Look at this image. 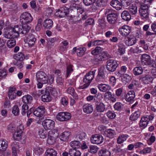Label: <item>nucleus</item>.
Returning a JSON list of instances; mask_svg holds the SVG:
<instances>
[{
  "label": "nucleus",
  "instance_id": "nucleus-1",
  "mask_svg": "<svg viewBox=\"0 0 156 156\" xmlns=\"http://www.w3.org/2000/svg\"><path fill=\"white\" fill-rule=\"evenodd\" d=\"M113 11L109 9L106 10L105 13L107 14V19L108 22L110 24H114L118 19L117 13L113 12Z\"/></svg>",
  "mask_w": 156,
  "mask_h": 156
},
{
  "label": "nucleus",
  "instance_id": "nucleus-2",
  "mask_svg": "<svg viewBox=\"0 0 156 156\" xmlns=\"http://www.w3.org/2000/svg\"><path fill=\"white\" fill-rule=\"evenodd\" d=\"M18 29V27H16L15 26L10 30H7L4 34V37L7 38H14L18 37L19 36V34L17 33Z\"/></svg>",
  "mask_w": 156,
  "mask_h": 156
},
{
  "label": "nucleus",
  "instance_id": "nucleus-3",
  "mask_svg": "<svg viewBox=\"0 0 156 156\" xmlns=\"http://www.w3.org/2000/svg\"><path fill=\"white\" fill-rule=\"evenodd\" d=\"M95 74L94 71H91L87 73L84 76L83 81L86 83L83 85L84 88L87 87L90 85L94 78Z\"/></svg>",
  "mask_w": 156,
  "mask_h": 156
},
{
  "label": "nucleus",
  "instance_id": "nucleus-4",
  "mask_svg": "<svg viewBox=\"0 0 156 156\" xmlns=\"http://www.w3.org/2000/svg\"><path fill=\"white\" fill-rule=\"evenodd\" d=\"M33 20L31 15L27 12H23L20 16V21L23 25L30 23Z\"/></svg>",
  "mask_w": 156,
  "mask_h": 156
},
{
  "label": "nucleus",
  "instance_id": "nucleus-5",
  "mask_svg": "<svg viewBox=\"0 0 156 156\" xmlns=\"http://www.w3.org/2000/svg\"><path fill=\"white\" fill-rule=\"evenodd\" d=\"M118 66L117 61L113 59L108 60L106 62V68L108 71L111 72H114Z\"/></svg>",
  "mask_w": 156,
  "mask_h": 156
},
{
  "label": "nucleus",
  "instance_id": "nucleus-6",
  "mask_svg": "<svg viewBox=\"0 0 156 156\" xmlns=\"http://www.w3.org/2000/svg\"><path fill=\"white\" fill-rule=\"evenodd\" d=\"M140 7L139 12L140 16L143 17V19H147L149 15L148 6L146 4L142 3L140 4Z\"/></svg>",
  "mask_w": 156,
  "mask_h": 156
},
{
  "label": "nucleus",
  "instance_id": "nucleus-7",
  "mask_svg": "<svg viewBox=\"0 0 156 156\" xmlns=\"http://www.w3.org/2000/svg\"><path fill=\"white\" fill-rule=\"evenodd\" d=\"M37 80L38 82H41L46 84L48 83V78L47 75L43 71L37 72L36 75Z\"/></svg>",
  "mask_w": 156,
  "mask_h": 156
},
{
  "label": "nucleus",
  "instance_id": "nucleus-8",
  "mask_svg": "<svg viewBox=\"0 0 156 156\" xmlns=\"http://www.w3.org/2000/svg\"><path fill=\"white\" fill-rule=\"evenodd\" d=\"M71 115L70 113L66 112H59L56 115L57 119L60 121H66L70 119Z\"/></svg>",
  "mask_w": 156,
  "mask_h": 156
},
{
  "label": "nucleus",
  "instance_id": "nucleus-9",
  "mask_svg": "<svg viewBox=\"0 0 156 156\" xmlns=\"http://www.w3.org/2000/svg\"><path fill=\"white\" fill-rule=\"evenodd\" d=\"M69 13V9L66 7H62L55 12V15L60 17H64Z\"/></svg>",
  "mask_w": 156,
  "mask_h": 156
},
{
  "label": "nucleus",
  "instance_id": "nucleus-10",
  "mask_svg": "<svg viewBox=\"0 0 156 156\" xmlns=\"http://www.w3.org/2000/svg\"><path fill=\"white\" fill-rule=\"evenodd\" d=\"M54 122L52 120L47 119L44 120L42 122V125L46 129H51L54 127Z\"/></svg>",
  "mask_w": 156,
  "mask_h": 156
},
{
  "label": "nucleus",
  "instance_id": "nucleus-11",
  "mask_svg": "<svg viewBox=\"0 0 156 156\" xmlns=\"http://www.w3.org/2000/svg\"><path fill=\"white\" fill-rule=\"evenodd\" d=\"M15 27L18 28L19 30L17 31V33L19 34H26L29 31L30 28V27L29 26L26 24L22 26L17 25L15 26Z\"/></svg>",
  "mask_w": 156,
  "mask_h": 156
},
{
  "label": "nucleus",
  "instance_id": "nucleus-12",
  "mask_svg": "<svg viewBox=\"0 0 156 156\" xmlns=\"http://www.w3.org/2000/svg\"><path fill=\"white\" fill-rule=\"evenodd\" d=\"M103 138L101 135L96 134L93 135L90 138L91 142L93 144H100L103 141Z\"/></svg>",
  "mask_w": 156,
  "mask_h": 156
},
{
  "label": "nucleus",
  "instance_id": "nucleus-13",
  "mask_svg": "<svg viewBox=\"0 0 156 156\" xmlns=\"http://www.w3.org/2000/svg\"><path fill=\"white\" fill-rule=\"evenodd\" d=\"M141 60L143 65L154 66L153 65H152L150 56L147 54H145L142 55L141 58Z\"/></svg>",
  "mask_w": 156,
  "mask_h": 156
},
{
  "label": "nucleus",
  "instance_id": "nucleus-14",
  "mask_svg": "<svg viewBox=\"0 0 156 156\" xmlns=\"http://www.w3.org/2000/svg\"><path fill=\"white\" fill-rule=\"evenodd\" d=\"M119 31L122 36L123 37L127 36L131 32V28L127 25L123 26L119 29Z\"/></svg>",
  "mask_w": 156,
  "mask_h": 156
},
{
  "label": "nucleus",
  "instance_id": "nucleus-15",
  "mask_svg": "<svg viewBox=\"0 0 156 156\" xmlns=\"http://www.w3.org/2000/svg\"><path fill=\"white\" fill-rule=\"evenodd\" d=\"M45 108L44 106H41L37 108L34 112V114L38 117H41L45 114Z\"/></svg>",
  "mask_w": 156,
  "mask_h": 156
},
{
  "label": "nucleus",
  "instance_id": "nucleus-16",
  "mask_svg": "<svg viewBox=\"0 0 156 156\" xmlns=\"http://www.w3.org/2000/svg\"><path fill=\"white\" fill-rule=\"evenodd\" d=\"M36 39L34 35L32 34L29 35L25 41L28 44L29 47H32L34 44Z\"/></svg>",
  "mask_w": 156,
  "mask_h": 156
},
{
  "label": "nucleus",
  "instance_id": "nucleus-17",
  "mask_svg": "<svg viewBox=\"0 0 156 156\" xmlns=\"http://www.w3.org/2000/svg\"><path fill=\"white\" fill-rule=\"evenodd\" d=\"M104 98L105 99L111 100L112 102H115L117 99L115 96L114 94H112V92L109 90L106 92L105 94Z\"/></svg>",
  "mask_w": 156,
  "mask_h": 156
},
{
  "label": "nucleus",
  "instance_id": "nucleus-18",
  "mask_svg": "<svg viewBox=\"0 0 156 156\" xmlns=\"http://www.w3.org/2000/svg\"><path fill=\"white\" fill-rule=\"evenodd\" d=\"M139 79L144 83L146 84L151 82L153 80L151 76L149 75H143L140 77Z\"/></svg>",
  "mask_w": 156,
  "mask_h": 156
},
{
  "label": "nucleus",
  "instance_id": "nucleus-19",
  "mask_svg": "<svg viewBox=\"0 0 156 156\" xmlns=\"http://www.w3.org/2000/svg\"><path fill=\"white\" fill-rule=\"evenodd\" d=\"M83 110L84 112L87 114H90L93 111V107L90 104H86L83 107Z\"/></svg>",
  "mask_w": 156,
  "mask_h": 156
},
{
  "label": "nucleus",
  "instance_id": "nucleus-20",
  "mask_svg": "<svg viewBox=\"0 0 156 156\" xmlns=\"http://www.w3.org/2000/svg\"><path fill=\"white\" fill-rule=\"evenodd\" d=\"M111 6L115 9L116 10H119L122 9L121 3L117 0H113L110 2Z\"/></svg>",
  "mask_w": 156,
  "mask_h": 156
},
{
  "label": "nucleus",
  "instance_id": "nucleus-21",
  "mask_svg": "<svg viewBox=\"0 0 156 156\" xmlns=\"http://www.w3.org/2000/svg\"><path fill=\"white\" fill-rule=\"evenodd\" d=\"M97 87L100 91L103 92H105L108 90H109L111 89V87L109 85L105 84H99Z\"/></svg>",
  "mask_w": 156,
  "mask_h": 156
},
{
  "label": "nucleus",
  "instance_id": "nucleus-22",
  "mask_svg": "<svg viewBox=\"0 0 156 156\" xmlns=\"http://www.w3.org/2000/svg\"><path fill=\"white\" fill-rule=\"evenodd\" d=\"M128 40L125 41L126 44L128 46H130L135 44L136 42V40L135 37L131 35L127 37Z\"/></svg>",
  "mask_w": 156,
  "mask_h": 156
},
{
  "label": "nucleus",
  "instance_id": "nucleus-23",
  "mask_svg": "<svg viewBox=\"0 0 156 156\" xmlns=\"http://www.w3.org/2000/svg\"><path fill=\"white\" fill-rule=\"evenodd\" d=\"M149 120L146 116H143L142 117L139 123L140 127L142 129H144L147 126Z\"/></svg>",
  "mask_w": 156,
  "mask_h": 156
},
{
  "label": "nucleus",
  "instance_id": "nucleus-24",
  "mask_svg": "<svg viewBox=\"0 0 156 156\" xmlns=\"http://www.w3.org/2000/svg\"><path fill=\"white\" fill-rule=\"evenodd\" d=\"M8 95L9 99L13 100L16 98V89L12 87L10 88L8 92Z\"/></svg>",
  "mask_w": 156,
  "mask_h": 156
},
{
  "label": "nucleus",
  "instance_id": "nucleus-25",
  "mask_svg": "<svg viewBox=\"0 0 156 156\" xmlns=\"http://www.w3.org/2000/svg\"><path fill=\"white\" fill-rule=\"evenodd\" d=\"M135 97V93L133 90H130L127 94L126 96V101L130 102L133 100Z\"/></svg>",
  "mask_w": 156,
  "mask_h": 156
},
{
  "label": "nucleus",
  "instance_id": "nucleus-26",
  "mask_svg": "<svg viewBox=\"0 0 156 156\" xmlns=\"http://www.w3.org/2000/svg\"><path fill=\"white\" fill-rule=\"evenodd\" d=\"M105 77V75L104 73L103 69L101 68L98 69V74L97 76L96 80L97 81H102Z\"/></svg>",
  "mask_w": 156,
  "mask_h": 156
},
{
  "label": "nucleus",
  "instance_id": "nucleus-27",
  "mask_svg": "<svg viewBox=\"0 0 156 156\" xmlns=\"http://www.w3.org/2000/svg\"><path fill=\"white\" fill-rule=\"evenodd\" d=\"M70 134V132L68 131H65L61 134L59 138L62 141H66L69 138Z\"/></svg>",
  "mask_w": 156,
  "mask_h": 156
},
{
  "label": "nucleus",
  "instance_id": "nucleus-28",
  "mask_svg": "<svg viewBox=\"0 0 156 156\" xmlns=\"http://www.w3.org/2000/svg\"><path fill=\"white\" fill-rule=\"evenodd\" d=\"M121 16L124 20L127 21L131 19V16L129 12L127 10H124L121 13Z\"/></svg>",
  "mask_w": 156,
  "mask_h": 156
},
{
  "label": "nucleus",
  "instance_id": "nucleus-29",
  "mask_svg": "<svg viewBox=\"0 0 156 156\" xmlns=\"http://www.w3.org/2000/svg\"><path fill=\"white\" fill-rule=\"evenodd\" d=\"M8 144V142L6 140H0V151H5L7 147Z\"/></svg>",
  "mask_w": 156,
  "mask_h": 156
},
{
  "label": "nucleus",
  "instance_id": "nucleus-30",
  "mask_svg": "<svg viewBox=\"0 0 156 156\" xmlns=\"http://www.w3.org/2000/svg\"><path fill=\"white\" fill-rule=\"evenodd\" d=\"M33 151L34 154V156H39L43 154L44 150L42 148L36 146L34 147Z\"/></svg>",
  "mask_w": 156,
  "mask_h": 156
},
{
  "label": "nucleus",
  "instance_id": "nucleus-31",
  "mask_svg": "<svg viewBox=\"0 0 156 156\" xmlns=\"http://www.w3.org/2000/svg\"><path fill=\"white\" fill-rule=\"evenodd\" d=\"M41 100L44 102H48L51 100V98L48 91L45 92V94L41 96Z\"/></svg>",
  "mask_w": 156,
  "mask_h": 156
},
{
  "label": "nucleus",
  "instance_id": "nucleus-32",
  "mask_svg": "<svg viewBox=\"0 0 156 156\" xmlns=\"http://www.w3.org/2000/svg\"><path fill=\"white\" fill-rule=\"evenodd\" d=\"M130 13L133 15H135L137 12V7L135 4H133L128 7Z\"/></svg>",
  "mask_w": 156,
  "mask_h": 156
},
{
  "label": "nucleus",
  "instance_id": "nucleus-33",
  "mask_svg": "<svg viewBox=\"0 0 156 156\" xmlns=\"http://www.w3.org/2000/svg\"><path fill=\"white\" fill-rule=\"evenodd\" d=\"M69 154L70 156H81L80 152L75 149H70L69 151Z\"/></svg>",
  "mask_w": 156,
  "mask_h": 156
},
{
  "label": "nucleus",
  "instance_id": "nucleus-34",
  "mask_svg": "<svg viewBox=\"0 0 156 156\" xmlns=\"http://www.w3.org/2000/svg\"><path fill=\"white\" fill-rule=\"evenodd\" d=\"M128 136L126 134H123L119 136L117 139V142L118 144H121L126 141Z\"/></svg>",
  "mask_w": 156,
  "mask_h": 156
},
{
  "label": "nucleus",
  "instance_id": "nucleus-35",
  "mask_svg": "<svg viewBox=\"0 0 156 156\" xmlns=\"http://www.w3.org/2000/svg\"><path fill=\"white\" fill-rule=\"evenodd\" d=\"M53 25L52 20L49 19L46 20L44 22L43 26L46 29H49Z\"/></svg>",
  "mask_w": 156,
  "mask_h": 156
},
{
  "label": "nucleus",
  "instance_id": "nucleus-36",
  "mask_svg": "<svg viewBox=\"0 0 156 156\" xmlns=\"http://www.w3.org/2000/svg\"><path fill=\"white\" fill-rule=\"evenodd\" d=\"M57 152L52 148H49L47 150L45 154V156H57Z\"/></svg>",
  "mask_w": 156,
  "mask_h": 156
},
{
  "label": "nucleus",
  "instance_id": "nucleus-37",
  "mask_svg": "<svg viewBox=\"0 0 156 156\" xmlns=\"http://www.w3.org/2000/svg\"><path fill=\"white\" fill-rule=\"evenodd\" d=\"M87 49L85 47H80L77 48V55L79 57H82L85 54Z\"/></svg>",
  "mask_w": 156,
  "mask_h": 156
},
{
  "label": "nucleus",
  "instance_id": "nucleus-38",
  "mask_svg": "<svg viewBox=\"0 0 156 156\" xmlns=\"http://www.w3.org/2000/svg\"><path fill=\"white\" fill-rule=\"evenodd\" d=\"M70 146L73 149L79 148L81 147V144L77 140L72 141L69 144Z\"/></svg>",
  "mask_w": 156,
  "mask_h": 156
},
{
  "label": "nucleus",
  "instance_id": "nucleus-39",
  "mask_svg": "<svg viewBox=\"0 0 156 156\" xmlns=\"http://www.w3.org/2000/svg\"><path fill=\"white\" fill-rule=\"evenodd\" d=\"M23 101L25 104H30L33 100L32 96L29 95H27L23 96L22 98Z\"/></svg>",
  "mask_w": 156,
  "mask_h": 156
},
{
  "label": "nucleus",
  "instance_id": "nucleus-40",
  "mask_svg": "<svg viewBox=\"0 0 156 156\" xmlns=\"http://www.w3.org/2000/svg\"><path fill=\"white\" fill-rule=\"evenodd\" d=\"M38 134L41 138L44 139L46 137L48 134V132L46 129L44 130L41 129H39Z\"/></svg>",
  "mask_w": 156,
  "mask_h": 156
},
{
  "label": "nucleus",
  "instance_id": "nucleus-41",
  "mask_svg": "<svg viewBox=\"0 0 156 156\" xmlns=\"http://www.w3.org/2000/svg\"><path fill=\"white\" fill-rule=\"evenodd\" d=\"M143 72V68L140 66L136 67L133 70V73L135 76L141 74Z\"/></svg>",
  "mask_w": 156,
  "mask_h": 156
},
{
  "label": "nucleus",
  "instance_id": "nucleus-42",
  "mask_svg": "<svg viewBox=\"0 0 156 156\" xmlns=\"http://www.w3.org/2000/svg\"><path fill=\"white\" fill-rule=\"evenodd\" d=\"M115 133L114 130L108 129L105 131L104 134L106 137L112 138L114 137Z\"/></svg>",
  "mask_w": 156,
  "mask_h": 156
},
{
  "label": "nucleus",
  "instance_id": "nucleus-43",
  "mask_svg": "<svg viewBox=\"0 0 156 156\" xmlns=\"http://www.w3.org/2000/svg\"><path fill=\"white\" fill-rule=\"evenodd\" d=\"M98 154L99 156H110L111 153L108 150L102 149L99 151Z\"/></svg>",
  "mask_w": 156,
  "mask_h": 156
},
{
  "label": "nucleus",
  "instance_id": "nucleus-44",
  "mask_svg": "<svg viewBox=\"0 0 156 156\" xmlns=\"http://www.w3.org/2000/svg\"><path fill=\"white\" fill-rule=\"evenodd\" d=\"M108 0H97L95 3L98 7H103L107 4Z\"/></svg>",
  "mask_w": 156,
  "mask_h": 156
},
{
  "label": "nucleus",
  "instance_id": "nucleus-45",
  "mask_svg": "<svg viewBox=\"0 0 156 156\" xmlns=\"http://www.w3.org/2000/svg\"><path fill=\"white\" fill-rule=\"evenodd\" d=\"M140 112L139 111L135 112L132 114L130 117V119L132 121L137 120L140 116Z\"/></svg>",
  "mask_w": 156,
  "mask_h": 156
},
{
  "label": "nucleus",
  "instance_id": "nucleus-46",
  "mask_svg": "<svg viewBox=\"0 0 156 156\" xmlns=\"http://www.w3.org/2000/svg\"><path fill=\"white\" fill-rule=\"evenodd\" d=\"M118 52L120 55H122L125 53V45L122 44H120L118 45Z\"/></svg>",
  "mask_w": 156,
  "mask_h": 156
},
{
  "label": "nucleus",
  "instance_id": "nucleus-47",
  "mask_svg": "<svg viewBox=\"0 0 156 156\" xmlns=\"http://www.w3.org/2000/svg\"><path fill=\"white\" fill-rule=\"evenodd\" d=\"M96 109L98 112H103L105 110V105L103 103H100L96 105Z\"/></svg>",
  "mask_w": 156,
  "mask_h": 156
},
{
  "label": "nucleus",
  "instance_id": "nucleus-48",
  "mask_svg": "<svg viewBox=\"0 0 156 156\" xmlns=\"http://www.w3.org/2000/svg\"><path fill=\"white\" fill-rule=\"evenodd\" d=\"M103 49L100 47H97L94 50L91 51V54L94 55H97L101 53Z\"/></svg>",
  "mask_w": 156,
  "mask_h": 156
},
{
  "label": "nucleus",
  "instance_id": "nucleus-49",
  "mask_svg": "<svg viewBox=\"0 0 156 156\" xmlns=\"http://www.w3.org/2000/svg\"><path fill=\"white\" fill-rule=\"evenodd\" d=\"M48 136L56 138L58 137V134L57 131L55 129L49 131L48 132Z\"/></svg>",
  "mask_w": 156,
  "mask_h": 156
},
{
  "label": "nucleus",
  "instance_id": "nucleus-50",
  "mask_svg": "<svg viewBox=\"0 0 156 156\" xmlns=\"http://www.w3.org/2000/svg\"><path fill=\"white\" fill-rule=\"evenodd\" d=\"M98 149V148L95 145H90L88 149V152L92 154H94L97 153Z\"/></svg>",
  "mask_w": 156,
  "mask_h": 156
},
{
  "label": "nucleus",
  "instance_id": "nucleus-51",
  "mask_svg": "<svg viewBox=\"0 0 156 156\" xmlns=\"http://www.w3.org/2000/svg\"><path fill=\"white\" fill-rule=\"evenodd\" d=\"M67 92L74 97H76L77 95L75 92L74 89L72 87H69L66 90Z\"/></svg>",
  "mask_w": 156,
  "mask_h": 156
},
{
  "label": "nucleus",
  "instance_id": "nucleus-52",
  "mask_svg": "<svg viewBox=\"0 0 156 156\" xmlns=\"http://www.w3.org/2000/svg\"><path fill=\"white\" fill-rule=\"evenodd\" d=\"M12 153H17V150L19 149V146L17 143L13 142L11 144Z\"/></svg>",
  "mask_w": 156,
  "mask_h": 156
},
{
  "label": "nucleus",
  "instance_id": "nucleus-53",
  "mask_svg": "<svg viewBox=\"0 0 156 156\" xmlns=\"http://www.w3.org/2000/svg\"><path fill=\"white\" fill-rule=\"evenodd\" d=\"M15 58L17 60L22 61L25 59L24 55L22 53H19L15 56Z\"/></svg>",
  "mask_w": 156,
  "mask_h": 156
},
{
  "label": "nucleus",
  "instance_id": "nucleus-54",
  "mask_svg": "<svg viewBox=\"0 0 156 156\" xmlns=\"http://www.w3.org/2000/svg\"><path fill=\"white\" fill-rule=\"evenodd\" d=\"M57 138H56L48 136L47 140V143L50 145H53L55 143Z\"/></svg>",
  "mask_w": 156,
  "mask_h": 156
},
{
  "label": "nucleus",
  "instance_id": "nucleus-55",
  "mask_svg": "<svg viewBox=\"0 0 156 156\" xmlns=\"http://www.w3.org/2000/svg\"><path fill=\"white\" fill-rule=\"evenodd\" d=\"M8 72L5 69H0V79L5 78L7 76Z\"/></svg>",
  "mask_w": 156,
  "mask_h": 156
},
{
  "label": "nucleus",
  "instance_id": "nucleus-56",
  "mask_svg": "<svg viewBox=\"0 0 156 156\" xmlns=\"http://www.w3.org/2000/svg\"><path fill=\"white\" fill-rule=\"evenodd\" d=\"M16 44V41L14 39L9 40L7 42V45L9 48H12L14 47Z\"/></svg>",
  "mask_w": 156,
  "mask_h": 156
},
{
  "label": "nucleus",
  "instance_id": "nucleus-57",
  "mask_svg": "<svg viewBox=\"0 0 156 156\" xmlns=\"http://www.w3.org/2000/svg\"><path fill=\"white\" fill-rule=\"evenodd\" d=\"M125 150L122 149V147L119 145H116L114 149V152L116 153H122Z\"/></svg>",
  "mask_w": 156,
  "mask_h": 156
},
{
  "label": "nucleus",
  "instance_id": "nucleus-58",
  "mask_svg": "<svg viewBox=\"0 0 156 156\" xmlns=\"http://www.w3.org/2000/svg\"><path fill=\"white\" fill-rule=\"evenodd\" d=\"M19 109L17 105H14L12 108V112L15 115H17L19 113Z\"/></svg>",
  "mask_w": 156,
  "mask_h": 156
},
{
  "label": "nucleus",
  "instance_id": "nucleus-59",
  "mask_svg": "<svg viewBox=\"0 0 156 156\" xmlns=\"http://www.w3.org/2000/svg\"><path fill=\"white\" fill-rule=\"evenodd\" d=\"M42 19L41 18L39 19L38 20L37 23L35 28L37 31H39L40 30L42 27Z\"/></svg>",
  "mask_w": 156,
  "mask_h": 156
},
{
  "label": "nucleus",
  "instance_id": "nucleus-60",
  "mask_svg": "<svg viewBox=\"0 0 156 156\" xmlns=\"http://www.w3.org/2000/svg\"><path fill=\"white\" fill-rule=\"evenodd\" d=\"M29 107L28 105L25 104H24L22 107V114L23 115H25L28 110Z\"/></svg>",
  "mask_w": 156,
  "mask_h": 156
},
{
  "label": "nucleus",
  "instance_id": "nucleus-61",
  "mask_svg": "<svg viewBox=\"0 0 156 156\" xmlns=\"http://www.w3.org/2000/svg\"><path fill=\"white\" fill-rule=\"evenodd\" d=\"M107 117L109 119H113L116 116V115L114 112L109 111L106 113Z\"/></svg>",
  "mask_w": 156,
  "mask_h": 156
},
{
  "label": "nucleus",
  "instance_id": "nucleus-62",
  "mask_svg": "<svg viewBox=\"0 0 156 156\" xmlns=\"http://www.w3.org/2000/svg\"><path fill=\"white\" fill-rule=\"evenodd\" d=\"M122 3L125 6H129L132 3V0H122Z\"/></svg>",
  "mask_w": 156,
  "mask_h": 156
},
{
  "label": "nucleus",
  "instance_id": "nucleus-63",
  "mask_svg": "<svg viewBox=\"0 0 156 156\" xmlns=\"http://www.w3.org/2000/svg\"><path fill=\"white\" fill-rule=\"evenodd\" d=\"M22 134L20 133L16 132L14 134L13 136V138L15 140H20L21 138Z\"/></svg>",
  "mask_w": 156,
  "mask_h": 156
},
{
  "label": "nucleus",
  "instance_id": "nucleus-64",
  "mask_svg": "<svg viewBox=\"0 0 156 156\" xmlns=\"http://www.w3.org/2000/svg\"><path fill=\"white\" fill-rule=\"evenodd\" d=\"M122 78L124 79L127 82H128L132 80V76L129 74L125 73Z\"/></svg>",
  "mask_w": 156,
  "mask_h": 156
}]
</instances>
